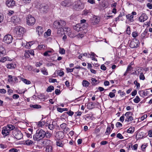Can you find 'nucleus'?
Masks as SVG:
<instances>
[{"label":"nucleus","instance_id":"c9c22d12","mask_svg":"<svg viewBox=\"0 0 152 152\" xmlns=\"http://www.w3.org/2000/svg\"><path fill=\"white\" fill-rule=\"evenodd\" d=\"M92 83L93 85H95L98 83V81L95 78H92L91 79Z\"/></svg>","mask_w":152,"mask_h":152},{"label":"nucleus","instance_id":"1a4fd4ad","mask_svg":"<svg viewBox=\"0 0 152 152\" xmlns=\"http://www.w3.org/2000/svg\"><path fill=\"white\" fill-rule=\"evenodd\" d=\"M13 39L12 36L10 34L5 35L4 38V41L6 43L9 44L12 42Z\"/></svg>","mask_w":152,"mask_h":152},{"label":"nucleus","instance_id":"f704fd0d","mask_svg":"<svg viewBox=\"0 0 152 152\" xmlns=\"http://www.w3.org/2000/svg\"><path fill=\"white\" fill-rule=\"evenodd\" d=\"M51 30L50 29H48L47 32H46L44 34V36L45 37L49 36L51 34Z\"/></svg>","mask_w":152,"mask_h":152},{"label":"nucleus","instance_id":"c756f323","mask_svg":"<svg viewBox=\"0 0 152 152\" xmlns=\"http://www.w3.org/2000/svg\"><path fill=\"white\" fill-rule=\"evenodd\" d=\"M82 83L83 86L86 87H88L90 84L88 82L85 80H83Z\"/></svg>","mask_w":152,"mask_h":152},{"label":"nucleus","instance_id":"a878e982","mask_svg":"<svg viewBox=\"0 0 152 152\" xmlns=\"http://www.w3.org/2000/svg\"><path fill=\"white\" fill-rule=\"evenodd\" d=\"M47 48V45H45L41 44V43L37 48V49L44 50Z\"/></svg>","mask_w":152,"mask_h":152},{"label":"nucleus","instance_id":"473e14b6","mask_svg":"<svg viewBox=\"0 0 152 152\" xmlns=\"http://www.w3.org/2000/svg\"><path fill=\"white\" fill-rule=\"evenodd\" d=\"M30 107L36 109H39L41 108V106L39 104H35L34 105L31 104L30 105Z\"/></svg>","mask_w":152,"mask_h":152},{"label":"nucleus","instance_id":"864d4df0","mask_svg":"<svg viewBox=\"0 0 152 152\" xmlns=\"http://www.w3.org/2000/svg\"><path fill=\"white\" fill-rule=\"evenodd\" d=\"M116 126L117 127L120 128L122 126V125L121 123L118 122L116 123Z\"/></svg>","mask_w":152,"mask_h":152},{"label":"nucleus","instance_id":"393cba45","mask_svg":"<svg viewBox=\"0 0 152 152\" xmlns=\"http://www.w3.org/2000/svg\"><path fill=\"white\" fill-rule=\"evenodd\" d=\"M37 32H38L39 36L42 34L43 32L42 28L41 26H38L36 29Z\"/></svg>","mask_w":152,"mask_h":152},{"label":"nucleus","instance_id":"aec40b11","mask_svg":"<svg viewBox=\"0 0 152 152\" xmlns=\"http://www.w3.org/2000/svg\"><path fill=\"white\" fill-rule=\"evenodd\" d=\"M62 30H63L64 31H66L67 32H69V33H68V34L69 36L70 37H74V35H72L71 34V33L70 32H69L70 31V28L68 27H66L65 26H64V27H63V29H62Z\"/></svg>","mask_w":152,"mask_h":152},{"label":"nucleus","instance_id":"423d86ee","mask_svg":"<svg viewBox=\"0 0 152 152\" xmlns=\"http://www.w3.org/2000/svg\"><path fill=\"white\" fill-rule=\"evenodd\" d=\"M139 42L138 40L134 38L132 39L129 44V46L131 48H136L139 46Z\"/></svg>","mask_w":152,"mask_h":152},{"label":"nucleus","instance_id":"4c0bfd02","mask_svg":"<svg viewBox=\"0 0 152 152\" xmlns=\"http://www.w3.org/2000/svg\"><path fill=\"white\" fill-rule=\"evenodd\" d=\"M135 103H138L140 101V99L138 96H137L136 98L133 99Z\"/></svg>","mask_w":152,"mask_h":152},{"label":"nucleus","instance_id":"b1692460","mask_svg":"<svg viewBox=\"0 0 152 152\" xmlns=\"http://www.w3.org/2000/svg\"><path fill=\"white\" fill-rule=\"evenodd\" d=\"M140 95L142 96H147L148 94V92L146 90H142L139 92Z\"/></svg>","mask_w":152,"mask_h":152},{"label":"nucleus","instance_id":"ddd939ff","mask_svg":"<svg viewBox=\"0 0 152 152\" xmlns=\"http://www.w3.org/2000/svg\"><path fill=\"white\" fill-rule=\"evenodd\" d=\"M17 41L18 42L22 43V46H26V47L27 48H30L31 47V45H32V44L31 42L26 43V45H25V43H23L22 40H21V39H18L17 40Z\"/></svg>","mask_w":152,"mask_h":152},{"label":"nucleus","instance_id":"6ab92c4d","mask_svg":"<svg viewBox=\"0 0 152 152\" xmlns=\"http://www.w3.org/2000/svg\"><path fill=\"white\" fill-rule=\"evenodd\" d=\"M12 60L8 56H5L2 57L0 59V62L4 63L7 61H11Z\"/></svg>","mask_w":152,"mask_h":152},{"label":"nucleus","instance_id":"49530a36","mask_svg":"<svg viewBox=\"0 0 152 152\" xmlns=\"http://www.w3.org/2000/svg\"><path fill=\"white\" fill-rule=\"evenodd\" d=\"M132 69L133 67H132L130 65H129L128 66L126 69V72H129Z\"/></svg>","mask_w":152,"mask_h":152},{"label":"nucleus","instance_id":"2f4dec72","mask_svg":"<svg viewBox=\"0 0 152 152\" xmlns=\"http://www.w3.org/2000/svg\"><path fill=\"white\" fill-rule=\"evenodd\" d=\"M52 147L50 145H47L46 147L45 151L46 152H52Z\"/></svg>","mask_w":152,"mask_h":152},{"label":"nucleus","instance_id":"13d9d810","mask_svg":"<svg viewBox=\"0 0 152 152\" xmlns=\"http://www.w3.org/2000/svg\"><path fill=\"white\" fill-rule=\"evenodd\" d=\"M132 36L134 38L138 36L137 32H133L132 34Z\"/></svg>","mask_w":152,"mask_h":152},{"label":"nucleus","instance_id":"69168bd1","mask_svg":"<svg viewBox=\"0 0 152 152\" xmlns=\"http://www.w3.org/2000/svg\"><path fill=\"white\" fill-rule=\"evenodd\" d=\"M101 69L105 71L106 69V67L104 64L102 65L101 66Z\"/></svg>","mask_w":152,"mask_h":152},{"label":"nucleus","instance_id":"a18cd8bd","mask_svg":"<svg viewBox=\"0 0 152 152\" xmlns=\"http://www.w3.org/2000/svg\"><path fill=\"white\" fill-rule=\"evenodd\" d=\"M58 74L60 76H62L64 74V72L63 71H57Z\"/></svg>","mask_w":152,"mask_h":152},{"label":"nucleus","instance_id":"39448f33","mask_svg":"<svg viewBox=\"0 0 152 152\" xmlns=\"http://www.w3.org/2000/svg\"><path fill=\"white\" fill-rule=\"evenodd\" d=\"M27 24L30 26H32L34 24L35 22V18L31 15H28L26 18Z\"/></svg>","mask_w":152,"mask_h":152},{"label":"nucleus","instance_id":"bf43d9fd","mask_svg":"<svg viewBox=\"0 0 152 152\" xmlns=\"http://www.w3.org/2000/svg\"><path fill=\"white\" fill-rule=\"evenodd\" d=\"M134 84L136 86L137 88L140 87V84L138 83L137 81H134Z\"/></svg>","mask_w":152,"mask_h":152},{"label":"nucleus","instance_id":"79ce46f5","mask_svg":"<svg viewBox=\"0 0 152 152\" xmlns=\"http://www.w3.org/2000/svg\"><path fill=\"white\" fill-rule=\"evenodd\" d=\"M147 146V143H145V144H143L142 145L141 148V149L143 151H145V148Z\"/></svg>","mask_w":152,"mask_h":152},{"label":"nucleus","instance_id":"20e7f679","mask_svg":"<svg viewBox=\"0 0 152 152\" xmlns=\"http://www.w3.org/2000/svg\"><path fill=\"white\" fill-rule=\"evenodd\" d=\"M13 135L18 140H20L23 137V135L21 132L15 129L12 132Z\"/></svg>","mask_w":152,"mask_h":152},{"label":"nucleus","instance_id":"052dcab7","mask_svg":"<svg viewBox=\"0 0 152 152\" xmlns=\"http://www.w3.org/2000/svg\"><path fill=\"white\" fill-rule=\"evenodd\" d=\"M59 53L61 54H64L65 53V50L63 48H61L60 49Z\"/></svg>","mask_w":152,"mask_h":152},{"label":"nucleus","instance_id":"e433bc0d","mask_svg":"<svg viewBox=\"0 0 152 152\" xmlns=\"http://www.w3.org/2000/svg\"><path fill=\"white\" fill-rule=\"evenodd\" d=\"M54 89V88L53 86H49L47 89V91L48 92H50L52 90Z\"/></svg>","mask_w":152,"mask_h":152},{"label":"nucleus","instance_id":"f8f14e48","mask_svg":"<svg viewBox=\"0 0 152 152\" xmlns=\"http://www.w3.org/2000/svg\"><path fill=\"white\" fill-rule=\"evenodd\" d=\"M86 32L87 30H85L84 31L82 30V31H80L79 33L76 36V37L79 39H82L85 37Z\"/></svg>","mask_w":152,"mask_h":152},{"label":"nucleus","instance_id":"9d476101","mask_svg":"<svg viewBox=\"0 0 152 152\" xmlns=\"http://www.w3.org/2000/svg\"><path fill=\"white\" fill-rule=\"evenodd\" d=\"M61 5L64 7H69L72 5V3L70 0H65L61 3Z\"/></svg>","mask_w":152,"mask_h":152},{"label":"nucleus","instance_id":"8fccbe9b","mask_svg":"<svg viewBox=\"0 0 152 152\" xmlns=\"http://www.w3.org/2000/svg\"><path fill=\"white\" fill-rule=\"evenodd\" d=\"M126 33L128 35H130L131 34L130 28L129 26H128L126 31Z\"/></svg>","mask_w":152,"mask_h":152},{"label":"nucleus","instance_id":"2eb2a0df","mask_svg":"<svg viewBox=\"0 0 152 152\" xmlns=\"http://www.w3.org/2000/svg\"><path fill=\"white\" fill-rule=\"evenodd\" d=\"M64 134L63 132L61 131H59L57 132L55 135V137L58 140L62 139L64 137Z\"/></svg>","mask_w":152,"mask_h":152},{"label":"nucleus","instance_id":"a211bd4d","mask_svg":"<svg viewBox=\"0 0 152 152\" xmlns=\"http://www.w3.org/2000/svg\"><path fill=\"white\" fill-rule=\"evenodd\" d=\"M82 25L80 24H76L75 26H73L74 29L76 31H82L81 27L82 26Z\"/></svg>","mask_w":152,"mask_h":152},{"label":"nucleus","instance_id":"f03ea898","mask_svg":"<svg viewBox=\"0 0 152 152\" xmlns=\"http://www.w3.org/2000/svg\"><path fill=\"white\" fill-rule=\"evenodd\" d=\"M24 28L20 26L16 27L13 30V34L14 37H20L22 36L24 32Z\"/></svg>","mask_w":152,"mask_h":152},{"label":"nucleus","instance_id":"bb28decb","mask_svg":"<svg viewBox=\"0 0 152 152\" xmlns=\"http://www.w3.org/2000/svg\"><path fill=\"white\" fill-rule=\"evenodd\" d=\"M8 69H12L14 68L16 66V65L14 63L8 64L6 66Z\"/></svg>","mask_w":152,"mask_h":152},{"label":"nucleus","instance_id":"774afa93","mask_svg":"<svg viewBox=\"0 0 152 152\" xmlns=\"http://www.w3.org/2000/svg\"><path fill=\"white\" fill-rule=\"evenodd\" d=\"M124 118H125V117H124V115L122 116H121L120 117V121L121 122H123L124 119Z\"/></svg>","mask_w":152,"mask_h":152},{"label":"nucleus","instance_id":"a19ab883","mask_svg":"<svg viewBox=\"0 0 152 152\" xmlns=\"http://www.w3.org/2000/svg\"><path fill=\"white\" fill-rule=\"evenodd\" d=\"M41 71L43 75H48V72L45 68L42 69Z\"/></svg>","mask_w":152,"mask_h":152},{"label":"nucleus","instance_id":"4d7b16f0","mask_svg":"<svg viewBox=\"0 0 152 152\" xmlns=\"http://www.w3.org/2000/svg\"><path fill=\"white\" fill-rule=\"evenodd\" d=\"M9 151V152H18V150L16 149L12 148L10 149Z\"/></svg>","mask_w":152,"mask_h":152},{"label":"nucleus","instance_id":"0eeeda50","mask_svg":"<svg viewBox=\"0 0 152 152\" xmlns=\"http://www.w3.org/2000/svg\"><path fill=\"white\" fill-rule=\"evenodd\" d=\"M133 114L131 112H126L124 115L126 117L125 121L128 123H130L131 121L134 120V118L132 115Z\"/></svg>","mask_w":152,"mask_h":152},{"label":"nucleus","instance_id":"cd10ccee","mask_svg":"<svg viewBox=\"0 0 152 152\" xmlns=\"http://www.w3.org/2000/svg\"><path fill=\"white\" fill-rule=\"evenodd\" d=\"M5 127L7 128V129H8V130H9L10 132V131L12 130L13 131V130L15 129V126L11 124L8 125H7V126Z\"/></svg>","mask_w":152,"mask_h":152},{"label":"nucleus","instance_id":"f3484780","mask_svg":"<svg viewBox=\"0 0 152 152\" xmlns=\"http://www.w3.org/2000/svg\"><path fill=\"white\" fill-rule=\"evenodd\" d=\"M5 127H4L2 129L1 133L4 137L6 136L9 134L10 132Z\"/></svg>","mask_w":152,"mask_h":152},{"label":"nucleus","instance_id":"de8ad7c7","mask_svg":"<svg viewBox=\"0 0 152 152\" xmlns=\"http://www.w3.org/2000/svg\"><path fill=\"white\" fill-rule=\"evenodd\" d=\"M91 11L90 10H85L83 12V14L85 15H87L88 13H90Z\"/></svg>","mask_w":152,"mask_h":152},{"label":"nucleus","instance_id":"5701e85b","mask_svg":"<svg viewBox=\"0 0 152 152\" xmlns=\"http://www.w3.org/2000/svg\"><path fill=\"white\" fill-rule=\"evenodd\" d=\"M126 18L128 20V21L131 22H132L134 21V17L132 15H131V14L126 15Z\"/></svg>","mask_w":152,"mask_h":152},{"label":"nucleus","instance_id":"603ef678","mask_svg":"<svg viewBox=\"0 0 152 152\" xmlns=\"http://www.w3.org/2000/svg\"><path fill=\"white\" fill-rule=\"evenodd\" d=\"M117 137L120 139H123L124 138L123 137L122 135L120 133H118L117 135Z\"/></svg>","mask_w":152,"mask_h":152},{"label":"nucleus","instance_id":"c03bdc74","mask_svg":"<svg viewBox=\"0 0 152 152\" xmlns=\"http://www.w3.org/2000/svg\"><path fill=\"white\" fill-rule=\"evenodd\" d=\"M48 8L47 6H44L42 7L41 9L44 12H46V11L47 10Z\"/></svg>","mask_w":152,"mask_h":152},{"label":"nucleus","instance_id":"680f3d73","mask_svg":"<svg viewBox=\"0 0 152 152\" xmlns=\"http://www.w3.org/2000/svg\"><path fill=\"white\" fill-rule=\"evenodd\" d=\"M66 113L69 116H72L74 114V112L71 110H69Z\"/></svg>","mask_w":152,"mask_h":152},{"label":"nucleus","instance_id":"6e6552de","mask_svg":"<svg viewBox=\"0 0 152 152\" xmlns=\"http://www.w3.org/2000/svg\"><path fill=\"white\" fill-rule=\"evenodd\" d=\"M83 5L80 1H79L75 2L74 8L76 10H79L83 9Z\"/></svg>","mask_w":152,"mask_h":152},{"label":"nucleus","instance_id":"338daca9","mask_svg":"<svg viewBox=\"0 0 152 152\" xmlns=\"http://www.w3.org/2000/svg\"><path fill=\"white\" fill-rule=\"evenodd\" d=\"M104 84L105 86H109L110 84V83L108 81L105 80L104 82Z\"/></svg>","mask_w":152,"mask_h":152},{"label":"nucleus","instance_id":"7ed1b4c3","mask_svg":"<svg viewBox=\"0 0 152 152\" xmlns=\"http://www.w3.org/2000/svg\"><path fill=\"white\" fill-rule=\"evenodd\" d=\"M46 132L42 129H38L36 131V133L33 136L34 140L38 141L43 138L45 136Z\"/></svg>","mask_w":152,"mask_h":152},{"label":"nucleus","instance_id":"9b49d317","mask_svg":"<svg viewBox=\"0 0 152 152\" xmlns=\"http://www.w3.org/2000/svg\"><path fill=\"white\" fill-rule=\"evenodd\" d=\"M11 20L14 23L17 24L19 23L20 20V18L17 16H14L11 18Z\"/></svg>","mask_w":152,"mask_h":152},{"label":"nucleus","instance_id":"7c9ffc66","mask_svg":"<svg viewBox=\"0 0 152 152\" xmlns=\"http://www.w3.org/2000/svg\"><path fill=\"white\" fill-rule=\"evenodd\" d=\"M80 24H82V26L81 27V30L83 31H84L85 30H86V28L88 26V24L87 23H85L83 24V23H80Z\"/></svg>","mask_w":152,"mask_h":152},{"label":"nucleus","instance_id":"412c9836","mask_svg":"<svg viewBox=\"0 0 152 152\" xmlns=\"http://www.w3.org/2000/svg\"><path fill=\"white\" fill-rule=\"evenodd\" d=\"M6 53L4 48L2 46H0V57L5 55Z\"/></svg>","mask_w":152,"mask_h":152},{"label":"nucleus","instance_id":"09e8293b","mask_svg":"<svg viewBox=\"0 0 152 152\" xmlns=\"http://www.w3.org/2000/svg\"><path fill=\"white\" fill-rule=\"evenodd\" d=\"M48 127L50 130H52L54 129V126L52 124H50L48 126Z\"/></svg>","mask_w":152,"mask_h":152},{"label":"nucleus","instance_id":"dca6fc26","mask_svg":"<svg viewBox=\"0 0 152 152\" xmlns=\"http://www.w3.org/2000/svg\"><path fill=\"white\" fill-rule=\"evenodd\" d=\"M6 4L8 7H12L15 5V2L13 0H7Z\"/></svg>","mask_w":152,"mask_h":152},{"label":"nucleus","instance_id":"3c124183","mask_svg":"<svg viewBox=\"0 0 152 152\" xmlns=\"http://www.w3.org/2000/svg\"><path fill=\"white\" fill-rule=\"evenodd\" d=\"M49 81L50 83H55V82H57L56 79L53 78L49 79Z\"/></svg>","mask_w":152,"mask_h":152},{"label":"nucleus","instance_id":"5fc2aeb1","mask_svg":"<svg viewBox=\"0 0 152 152\" xmlns=\"http://www.w3.org/2000/svg\"><path fill=\"white\" fill-rule=\"evenodd\" d=\"M74 69V68L72 69H70L69 68H66V71L68 72H73V70Z\"/></svg>","mask_w":152,"mask_h":152},{"label":"nucleus","instance_id":"c85d7f7f","mask_svg":"<svg viewBox=\"0 0 152 152\" xmlns=\"http://www.w3.org/2000/svg\"><path fill=\"white\" fill-rule=\"evenodd\" d=\"M20 79L22 80V81L24 83H25V84H27V85L30 84L31 83V82L29 80L26 79H25V78H23L22 77H21Z\"/></svg>","mask_w":152,"mask_h":152},{"label":"nucleus","instance_id":"37998d69","mask_svg":"<svg viewBox=\"0 0 152 152\" xmlns=\"http://www.w3.org/2000/svg\"><path fill=\"white\" fill-rule=\"evenodd\" d=\"M67 126V125L63 123L61 124L60 126L61 128L63 129H64Z\"/></svg>","mask_w":152,"mask_h":152},{"label":"nucleus","instance_id":"f257e3e1","mask_svg":"<svg viewBox=\"0 0 152 152\" xmlns=\"http://www.w3.org/2000/svg\"><path fill=\"white\" fill-rule=\"evenodd\" d=\"M66 24V22L64 20H59L54 21L53 26L54 28L57 29L58 34H62V30L63 29V27L65 26Z\"/></svg>","mask_w":152,"mask_h":152},{"label":"nucleus","instance_id":"72a5a7b5","mask_svg":"<svg viewBox=\"0 0 152 152\" xmlns=\"http://www.w3.org/2000/svg\"><path fill=\"white\" fill-rule=\"evenodd\" d=\"M134 127H130L127 130V132L128 133H132L134 132Z\"/></svg>","mask_w":152,"mask_h":152},{"label":"nucleus","instance_id":"e2e57ef3","mask_svg":"<svg viewBox=\"0 0 152 152\" xmlns=\"http://www.w3.org/2000/svg\"><path fill=\"white\" fill-rule=\"evenodd\" d=\"M45 135H46V137L47 138H50L51 136V134L48 132H47V133H46Z\"/></svg>","mask_w":152,"mask_h":152},{"label":"nucleus","instance_id":"ea45409f","mask_svg":"<svg viewBox=\"0 0 152 152\" xmlns=\"http://www.w3.org/2000/svg\"><path fill=\"white\" fill-rule=\"evenodd\" d=\"M139 77L140 80H144L145 79V77L143 73H140Z\"/></svg>","mask_w":152,"mask_h":152},{"label":"nucleus","instance_id":"4be33fe9","mask_svg":"<svg viewBox=\"0 0 152 152\" xmlns=\"http://www.w3.org/2000/svg\"><path fill=\"white\" fill-rule=\"evenodd\" d=\"M108 2L106 1H103L100 4V6L102 8L107 7L108 6Z\"/></svg>","mask_w":152,"mask_h":152},{"label":"nucleus","instance_id":"58836bf2","mask_svg":"<svg viewBox=\"0 0 152 152\" xmlns=\"http://www.w3.org/2000/svg\"><path fill=\"white\" fill-rule=\"evenodd\" d=\"M111 128L110 126H107L106 131L105 132V134L107 135L109 134L110 133Z\"/></svg>","mask_w":152,"mask_h":152},{"label":"nucleus","instance_id":"0e129e2a","mask_svg":"<svg viewBox=\"0 0 152 152\" xmlns=\"http://www.w3.org/2000/svg\"><path fill=\"white\" fill-rule=\"evenodd\" d=\"M19 97L18 95L17 94H14L12 96V97L14 99H18Z\"/></svg>","mask_w":152,"mask_h":152},{"label":"nucleus","instance_id":"6e6d98bb","mask_svg":"<svg viewBox=\"0 0 152 152\" xmlns=\"http://www.w3.org/2000/svg\"><path fill=\"white\" fill-rule=\"evenodd\" d=\"M115 96V94L113 92H110L109 94V96L111 98L114 97Z\"/></svg>","mask_w":152,"mask_h":152},{"label":"nucleus","instance_id":"4468645a","mask_svg":"<svg viewBox=\"0 0 152 152\" xmlns=\"http://www.w3.org/2000/svg\"><path fill=\"white\" fill-rule=\"evenodd\" d=\"M148 18V17L145 13L142 14L139 18V21L141 22H144Z\"/></svg>","mask_w":152,"mask_h":152}]
</instances>
